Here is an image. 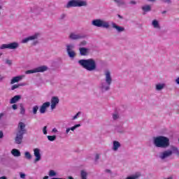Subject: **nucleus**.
<instances>
[{
  "instance_id": "nucleus-1",
  "label": "nucleus",
  "mask_w": 179,
  "mask_h": 179,
  "mask_svg": "<svg viewBox=\"0 0 179 179\" xmlns=\"http://www.w3.org/2000/svg\"><path fill=\"white\" fill-rule=\"evenodd\" d=\"M78 64L81 65L87 71H95L97 66L96 65V62L93 59H80L78 61Z\"/></svg>"
},
{
  "instance_id": "nucleus-2",
  "label": "nucleus",
  "mask_w": 179,
  "mask_h": 179,
  "mask_svg": "<svg viewBox=\"0 0 179 179\" xmlns=\"http://www.w3.org/2000/svg\"><path fill=\"white\" fill-rule=\"evenodd\" d=\"M154 145L157 148H169L170 146V139L166 136H159L154 138Z\"/></svg>"
},
{
  "instance_id": "nucleus-3",
  "label": "nucleus",
  "mask_w": 179,
  "mask_h": 179,
  "mask_svg": "<svg viewBox=\"0 0 179 179\" xmlns=\"http://www.w3.org/2000/svg\"><path fill=\"white\" fill-rule=\"evenodd\" d=\"M26 124L22 122H20L18 123V131L17 132L16 137L15 138V143L17 145H20L22 143V141H23V135L26 134Z\"/></svg>"
},
{
  "instance_id": "nucleus-4",
  "label": "nucleus",
  "mask_w": 179,
  "mask_h": 179,
  "mask_svg": "<svg viewBox=\"0 0 179 179\" xmlns=\"http://www.w3.org/2000/svg\"><path fill=\"white\" fill-rule=\"evenodd\" d=\"M80 6H87V2L82 0H71L66 5V8H80Z\"/></svg>"
},
{
  "instance_id": "nucleus-5",
  "label": "nucleus",
  "mask_w": 179,
  "mask_h": 179,
  "mask_svg": "<svg viewBox=\"0 0 179 179\" xmlns=\"http://www.w3.org/2000/svg\"><path fill=\"white\" fill-rule=\"evenodd\" d=\"M93 26L96 27H103V29H108L110 27V24L106 21H103L100 19L94 20L92 21Z\"/></svg>"
},
{
  "instance_id": "nucleus-6",
  "label": "nucleus",
  "mask_w": 179,
  "mask_h": 179,
  "mask_svg": "<svg viewBox=\"0 0 179 179\" xmlns=\"http://www.w3.org/2000/svg\"><path fill=\"white\" fill-rule=\"evenodd\" d=\"M105 76L106 82L108 86L104 87L103 85H102V89L106 92L107 90H110V85H111V82H113V78H111V73L110 72V71H106L105 72Z\"/></svg>"
},
{
  "instance_id": "nucleus-7",
  "label": "nucleus",
  "mask_w": 179,
  "mask_h": 179,
  "mask_svg": "<svg viewBox=\"0 0 179 179\" xmlns=\"http://www.w3.org/2000/svg\"><path fill=\"white\" fill-rule=\"evenodd\" d=\"M48 69V67H47V66H42L33 70H28L25 72V73H27V75H29L30 73H37V72H45V71H47Z\"/></svg>"
},
{
  "instance_id": "nucleus-8",
  "label": "nucleus",
  "mask_w": 179,
  "mask_h": 179,
  "mask_svg": "<svg viewBox=\"0 0 179 179\" xmlns=\"http://www.w3.org/2000/svg\"><path fill=\"white\" fill-rule=\"evenodd\" d=\"M17 47H19V43L14 42L8 44H3L1 45L0 49L5 50L6 48H8V50H16Z\"/></svg>"
},
{
  "instance_id": "nucleus-9",
  "label": "nucleus",
  "mask_w": 179,
  "mask_h": 179,
  "mask_svg": "<svg viewBox=\"0 0 179 179\" xmlns=\"http://www.w3.org/2000/svg\"><path fill=\"white\" fill-rule=\"evenodd\" d=\"M66 47L67 54L69 57H70V58H75V55H76V54L75 53V51L73 50V45H68Z\"/></svg>"
},
{
  "instance_id": "nucleus-10",
  "label": "nucleus",
  "mask_w": 179,
  "mask_h": 179,
  "mask_svg": "<svg viewBox=\"0 0 179 179\" xmlns=\"http://www.w3.org/2000/svg\"><path fill=\"white\" fill-rule=\"evenodd\" d=\"M34 155L36 157L34 163H37V162H40V160H41V154H40V149L35 148L34 150Z\"/></svg>"
},
{
  "instance_id": "nucleus-11",
  "label": "nucleus",
  "mask_w": 179,
  "mask_h": 179,
  "mask_svg": "<svg viewBox=\"0 0 179 179\" xmlns=\"http://www.w3.org/2000/svg\"><path fill=\"white\" fill-rule=\"evenodd\" d=\"M173 155V151L171 150H165L164 151L161 155H160V159L164 160V159H166V157H170Z\"/></svg>"
},
{
  "instance_id": "nucleus-12",
  "label": "nucleus",
  "mask_w": 179,
  "mask_h": 179,
  "mask_svg": "<svg viewBox=\"0 0 179 179\" xmlns=\"http://www.w3.org/2000/svg\"><path fill=\"white\" fill-rule=\"evenodd\" d=\"M59 103V99H58L57 96L52 97L51 99V108L52 110H54L55 107H57V104Z\"/></svg>"
},
{
  "instance_id": "nucleus-13",
  "label": "nucleus",
  "mask_w": 179,
  "mask_h": 179,
  "mask_svg": "<svg viewBox=\"0 0 179 179\" xmlns=\"http://www.w3.org/2000/svg\"><path fill=\"white\" fill-rule=\"evenodd\" d=\"M50 102H45L44 103H43V105L41 106V108H40L41 114H44L47 108L50 107Z\"/></svg>"
},
{
  "instance_id": "nucleus-14",
  "label": "nucleus",
  "mask_w": 179,
  "mask_h": 179,
  "mask_svg": "<svg viewBox=\"0 0 179 179\" xmlns=\"http://www.w3.org/2000/svg\"><path fill=\"white\" fill-rule=\"evenodd\" d=\"M38 37V34H36L35 35L25 38L24 39L22 40V43H23V44H24L26 43H29V41H30L31 40H36V38H37Z\"/></svg>"
},
{
  "instance_id": "nucleus-15",
  "label": "nucleus",
  "mask_w": 179,
  "mask_h": 179,
  "mask_svg": "<svg viewBox=\"0 0 179 179\" xmlns=\"http://www.w3.org/2000/svg\"><path fill=\"white\" fill-rule=\"evenodd\" d=\"M23 78H24V76L13 77L10 81V85H13L14 83H17V82H20V80H22V79H23Z\"/></svg>"
},
{
  "instance_id": "nucleus-16",
  "label": "nucleus",
  "mask_w": 179,
  "mask_h": 179,
  "mask_svg": "<svg viewBox=\"0 0 179 179\" xmlns=\"http://www.w3.org/2000/svg\"><path fill=\"white\" fill-rule=\"evenodd\" d=\"M22 99V96L15 95L14 96L10 101V104H15V103H17Z\"/></svg>"
},
{
  "instance_id": "nucleus-17",
  "label": "nucleus",
  "mask_w": 179,
  "mask_h": 179,
  "mask_svg": "<svg viewBox=\"0 0 179 179\" xmlns=\"http://www.w3.org/2000/svg\"><path fill=\"white\" fill-rule=\"evenodd\" d=\"M69 38L71 40H79V39L82 38L83 36L79 34H75L74 33H71L69 36Z\"/></svg>"
},
{
  "instance_id": "nucleus-18",
  "label": "nucleus",
  "mask_w": 179,
  "mask_h": 179,
  "mask_svg": "<svg viewBox=\"0 0 179 179\" xmlns=\"http://www.w3.org/2000/svg\"><path fill=\"white\" fill-rule=\"evenodd\" d=\"M11 154L13 155V156H14L15 157H20V151H19V150L17 149H13L11 150Z\"/></svg>"
},
{
  "instance_id": "nucleus-19",
  "label": "nucleus",
  "mask_w": 179,
  "mask_h": 179,
  "mask_svg": "<svg viewBox=\"0 0 179 179\" xmlns=\"http://www.w3.org/2000/svg\"><path fill=\"white\" fill-rule=\"evenodd\" d=\"M87 51H89V49H87V48H80V55H87Z\"/></svg>"
},
{
  "instance_id": "nucleus-20",
  "label": "nucleus",
  "mask_w": 179,
  "mask_h": 179,
  "mask_svg": "<svg viewBox=\"0 0 179 179\" xmlns=\"http://www.w3.org/2000/svg\"><path fill=\"white\" fill-rule=\"evenodd\" d=\"M121 147L120 142L115 141H113V150H118V148Z\"/></svg>"
},
{
  "instance_id": "nucleus-21",
  "label": "nucleus",
  "mask_w": 179,
  "mask_h": 179,
  "mask_svg": "<svg viewBox=\"0 0 179 179\" xmlns=\"http://www.w3.org/2000/svg\"><path fill=\"white\" fill-rule=\"evenodd\" d=\"M113 27L114 29H116V30H117V31H119V32L124 31V27L117 26V24H115V23L113 24Z\"/></svg>"
},
{
  "instance_id": "nucleus-22",
  "label": "nucleus",
  "mask_w": 179,
  "mask_h": 179,
  "mask_svg": "<svg viewBox=\"0 0 179 179\" xmlns=\"http://www.w3.org/2000/svg\"><path fill=\"white\" fill-rule=\"evenodd\" d=\"M139 177H141V173H136L134 175L127 177L126 179H138Z\"/></svg>"
},
{
  "instance_id": "nucleus-23",
  "label": "nucleus",
  "mask_w": 179,
  "mask_h": 179,
  "mask_svg": "<svg viewBox=\"0 0 179 179\" xmlns=\"http://www.w3.org/2000/svg\"><path fill=\"white\" fill-rule=\"evenodd\" d=\"M20 86H26V83H20L18 85H13L11 87V90H15V89H18V87H20Z\"/></svg>"
},
{
  "instance_id": "nucleus-24",
  "label": "nucleus",
  "mask_w": 179,
  "mask_h": 179,
  "mask_svg": "<svg viewBox=\"0 0 179 179\" xmlns=\"http://www.w3.org/2000/svg\"><path fill=\"white\" fill-rule=\"evenodd\" d=\"M171 152H172V155H173V153L174 155H176L177 156H179V150H178V148H176V147H172Z\"/></svg>"
},
{
  "instance_id": "nucleus-25",
  "label": "nucleus",
  "mask_w": 179,
  "mask_h": 179,
  "mask_svg": "<svg viewBox=\"0 0 179 179\" xmlns=\"http://www.w3.org/2000/svg\"><path fill=\"white\" fill-rule=\"evenodd\" d=\"M81 179H87V173L85 171H81Z\"/></svg>"
},
{
  "instance_id": "nucleus-26",
  "label": "nucleus",
  "mask_w": 179,
  "mask_h": 179,
  "mask_svg": "<svg viewBox=\"0 0 179 179\" xmlns=\"http://www.w3.org/2000/svg\"><path fill=\"white\" fill-rule=\"evenodd\" d=\"M20 114H22V115H24V113H26V109H24V106H23L22 103H20Z\"/></svg>"
},
{
  "instance_id": "nucleus-27",
  "label": "nucleus",
  "mask_w": 179,
  "mask_h": 179,
  "mask_svg": "<svg viewBox=\"0 0 179 179\" xmlns=\"http://www.w3.org/2000/svg\"><path fill=\"white\" fill-rule=\"evenodd\" d=\"M114 2H115V3H117V5L118 6H121V5H125V2H124V1L122 0H113Z\"/></svg>"
},
{
  "instance_id": "nucleus-28",
  "label": "nucleus",
  "mask_w": 179,
  "mask_h": 179,
  "mask_svg": "<svg viewBox=\"0 0 179 179\" xmlns=\"http://www.w3.org/2000/svg\"><path fill=\"white\" fill-rule=\"evenodd\" d=\"M142 9L144 12H149L151 10L150 6L147 5L142 7Z\"/></svg>"
},
{
  "instance_id": "nucleus-29",
  "label": "nucleus",
  "mask_w": 179,
  "mask_h": 179,
  "mask_svg": "<svg viewBox=\"0 0 179 179\" xmlns=\"http://www.w3.org/2000/svg\"><path fill=\"white\" fill-rule=\"evenodd\" d=\"M48 141H50V142H54L55 139H57V136H48Z\"/></svg>"
},
{
  "instance_id": "nucleus-30",
  "label": "nucleus",
  "mask_w": 179,
  "mask_h": 179,
  "mask_svg": "<svg viewBox=\"0 0 179 179\" xmlns=\"http://www.w3.org/2000/svg\"><path fill=\"white\" fill-rule=\"evenodd\" d=\"M152 26H153L154 27H155V28L159 27V22H157V20H154L152 21Z\"/></svg>"
},
{
  "instance_id": "nucleus-31",
  "label": "nucleus",
  "mask_w": 179,
  "mask_h": 179,
  "mask_svg": "<svg viewBox=\"0 0 179 179\" xmlns=\"http://www.w3.org/2000/svg\"><path fill=\"white\" fill-rule=\"evenodd\" d=\"M49 176H50V177H54V176H57V173H55V171H54V170H50L49 171Z\"/></svg>"
},
{
  "instance_id": "nucleus-32",
  "label": "nucleus",
  "mask_w": 179,
  "mask_h": 179,
  "mask_svg": "<svg viewBox=\"0 0 179 179\" xmlns=\"http://www.w3.org/2000/svg\"><path fill=\"white\" fill-rule=\"evenodd\" d=\"M24 155L26 159H28V160H30V159H31V154H30V152H26Z\"/></svg>"
},
{
  "instance_id": "nucleus-33",
  "label": "nucleus",
  "mask_w": 179,
  "mask_h": 179,
  "mask_svg": "<svg viewBox=\"0 0 179 179\" xmlns=\"http://www.w3.org/2000/svg\"><path fill=\"white\" fill-rule=\"evenodd\" d=\"M164 87V85H161V84L157 85L156 86L157 90H162V89H163Z\"/></svg>"
},
{
  "instance_id": "nucleus-34",
  "label": "nucleus",
  "mask_w": 179,
  "mask_h": 179,
  "mask_svg": "<svg viewBox=\"0 0 179 179\" xmlns=\"http://www.w3.org/2000/svg\"><path fill=\"white\" fill-rule=\"evenodd\" d=\"M37 111H38V106H35L33 108V114H37Z\"/></svg>"
},
{
  "instance_id": "nucleus-35",
  "label": "nucleus",
  "mask_w": 179,
  "mask_h": 179,
  "mask_svg": "<svg viewBox=\"0 0 179 179\" xmlns=\"http://www.w3.org/2000/svg\"><path fill=\"white\" fill-rule=\"evenodd\" d=\"M80 127V124H76L75 126L70 128V131H73L76 128H79Z\"/></svg>"
},
{
  "instance_id": "nucleus-36",
  "label": "nucleus",
  "mask_w": 179,
  "mask_h": 179,
  "mask_svg": "<svg viewBox=\"0 0 179 179\" xmlns=\"http://www.w3.org/2000/svg\"><path fill=\"white\" fill-rule=\"evenodd\" d=\"M43 132L44 135H47V126H45L43 129Z\"/></svg>"
},
{
  "instance_id": "nucleus-37",
  "label": "nucleus",
  "mask_w": 179,
  "mask_h": 179,
  "mask_svg": "<svg viewBox=\"0 0 179 179\" xmlns=\"http://www.w3.org/2000/svg\"><path fill=\"white\" fill-rule=\"evenodd\" d=\"M80 114V112H78V113H76V115H75L73 117V120H76V118H78V117L79 116Z\"/></svg>"
},
{
  "instance_id": "nucleus-38",
  "label": "nucleus",
  "mask_w": 179,
  "mask_h": 179,
  "mask_svg": "<svg viewBox=\"0 0 179 179\" xmlns=\"http://www.w3.org/2000/svg\"><path fill=\"white\" fill-rule=\"evenodd\" d=\"M20 178H26V174L20 173Z\"/></svg>"
},
{
  "instance_id": "nucleus-39",
  "label": "nucleus",
  "mask_w": 179,
  "mask_h": 179,
  "mask_svg": "<svg viewBox=\"0 0 179 179\" xmlns=\"http://www.w3.org/2000/svg\"><path fill=\"white\" fill-rule=\"evenodd\" d=\"M12 108H13V110H17V105L13 104V105L12 106Z\"/></svg>"
},
{
  "instance_id": "nucleus-40",
  "label": "nucleus",
  "mask_w": 179,
  "mask_h": 179,
  "mask_svg": "<svg viewBox=\"0 0 179 179\" xmlns=\"http://www.w3.org/2000/svg\"><path fill=\"white\" fill-rule=\"evenodd\" d=\"M113 120H117V118H118V115H117V114H114V115H113Z\"/></svg>"
},
{
  "instance_id": "nucleus-41",
  "label": "nucleus",
  "mask_w": 179,
  "mask_h": 179,
  "mask_svg": "<svg viewBox=\"0 0 179 179\" xmlns=\"http://www.w3.org/2000/svg\"><path fill=\"white\" fill-rule=\"evenodd\" d=\"M100 159V155L99 154H96L95 156V160H99Z\"/></svg>"
},
{
  "instance_id": "nucleus-42",
  "label": "nucleus",
  "mask_w": 179,
  "mask_h": 179,
  "mask_svg": "<svg viewBox=\"0 0 179 179\" xmlns=\"http://www.w3.org/2000/svg\"><path fill=\"white\" fill-rule=\"evenodd\" d=\"M1 138H3V132H2V131H0V139H1Z\"/></svg>"
},
{
  "instance_id": "nucleus-43",
  "label": "nucleus",
  "mask_w": 179,
  "mask_h": 179,
  "mask_svg": "<svg viewBox=\"0 0 179 179\" xmlns=\"http://www.w3.org/2000/svg\"><path fill=\"white\" fill-rule=\"evenodd\" d=\"M6 64H8V65H12V61L6 60Z\"/></svg>"
},
{
  "instance_id": "nucleus-44",
  "label": "nucleus",
  "mask_w": 179,
  "mask_h": 179,
  "mask_svg": "<svg viewBox=\"0 0 179 179\" xmlns=\"http://www.w3.org/2000/svg\"><path fill=\"white\" fill-rule=\"evenodd\" d=\"M164 1V2H165L166 3H170L171 2V1L170 0H162Z\"/></svg>"
},
{
  "instance_id": "nucleus-45",
  "label": "nucleus",
  "mask_w": 179,
  "mask_h": 179,
  "mask_svg": "<svg viewBox=\"0 0 179 179\" xmlns=\"http://www.w3.org/2000/svg\"><path fill=\"white\" fill-rule=\"evenodd\" d=\"M130 3H131V5H136V1H130Z\"/></svg>"
},
{
  "instance_id": "nucleus-46",
  "label": "nucleus",
  "mask_w": 179,
  "mask_h": 179,
  "mask_svg": "<svg viewBox=\"0 0 179 179\" xmlns=\"http://www.w3.org/2000/svg\"><path fill=\"white\" fill-rule=\"evenodd\" d=\"M3 115H5V113H0V120L1 118H2V117H3Z\"/></svg>"
},
{
  "instance_id": "nucleus-47",
  "label": "nucleus",
  "mask_w": 179,
  "mask_h": 179,
  "mask_svg": "<svg viewBox=\"0 0 179 179\" xmlns=\"http://www.w3.org/2000/svg\"><path fill=\"white\" fill-rule=\"evenodd\" d=\"M69 131H71V128L66 129V134H68L69 132Z\"/></svg>"
},
{
  "instance_id": "nucleus-48",
  "label": "nucleus",
  "mask_w": 179,
  "mask_h": 179,
  "mask_svg": "<svg viewBox=\"0 0 179 179\" xmlns=\"http://www.w3.org/2000/svg\"><path fill=\"white\" fill-rule=\"evenodd\" d=\"M176 83H178V85H179V78H178L176 80Z\"/></svg>"
},
{
  "instance_id": "nucleus-49",
  "label": "nucleus",
  "mask_w": 179,
  "mask_h": 179,
  "mask_svg": "<svg viewBox=\"0 0 179 179\" xmlns=\"http://www.w3.org/2000/svg\"><path fill=\"white\" fill-rule=\"evenodd\" d=\"M0 179H8V178H6V176H2V177H0Z\"/></svg>"
},
{
  "instance_id": "nucleus-50",
  "label": "nucleus",
  "mask_w": 179,
  "mask_h": 179,
  "mask_svg": "<svg viewBox=\"0 0 179 179\" xmlns=\"http://www.w3.org/2000/svg\"><path fill=\"white\" fill-rule=\"evenodd\" d=\"M149 2H156V0H147Z\"/></svg>"
},
{
  "instance_id": "nucleus-51",
  "label": "nucleus",
  "mask_w": 179,
  "mask_h": 179,
  "mask_svg": "<svg viewBox=\"0 0 179 179\" xmlns=\"http://www.w3.org/2000/svg\"><path fill=\"white\" fill-rule=\"evenodd\" d=\"M106 173H111V171L109 170V169H106Z\"/></svg>"
},
{
  "instance_id": "nucleus-52",
  "label": "nucleus",
  "mask_w": 179,
  "mask_h": 179,
  "mask_svg": "<svg viewBox=\"0 0 179 179\" xmlns=\"http://www.w3.org/2000/svg\"><path fill=\"white\" fill-rule=\"evenodd\" d=\"M65 14L62 15V19H64Z\"/></svg>"
},
{
  "instance_id": "nucleus-53",
  "label": "nucleus",
  "mask_w": 179,
  "mask_h": 179,
  "mask_svg": "<svg viewBox=\"0 0 179 179\" xmlns=\"http://www.w3.org/2000/svg\"><path fill=\"white\" fill-rule=\"evenodd\" d=\"M53 132H57V129H53Z\"/></svg>"
},
{
  "instance_id": "nucleus-54",
  "label": "nucleus",
  "mask_w": 179,
  "mask_h": 179,
  "mask_svg": "<svg viewBox=\"0 0 179 179\" xmlns=\"http://www.w3.org/2000/svg\"><path fill=\"white\" fill-rule=\"evenodd\" d=\"M69 179H73L72 176H69Z\"/></svg>"
},
{
  "instance_id": "nucleus-55",
  "label": "nucleus",
  "mask_w": 179,
  "mask_h": 179,
  "mask_svg": "<svg viewBox=\"0 0 179 179\" xmlns=\"http://www.w3.org/2000/svg\"><path fill=\"white\" fill-rule=\"evenodd\" d=\"M82 44H86V41L82 42Z\"/></svg>"
},
{
  "instance_id": "nucleus-56",
  "label": "nucleus",
  "mask_w": 179,
  "mask_h": 179,
  "mask_svg": "<svg viewBox=\"0 0 179 179\" xmlns=\"http://www.w3.org/2000/svg\"><path fill=\"white\" fill-rule=\"evenodd\" d=\"M162 13H163V14L166 13V11H163Z\"/></svg>"
},
{
  "instance_id": "nucleus-57",
  "label": "nucleus",
  "mask_w": 179,
  "mask_h": 179,
  "mask_svg": "<svg viewBox=\"0 0 179 179\" xmlns=\"http://www.w3.org/2000/svg\"><path fill=\"white\" fill-rule=\"evenodd\" d=\"M119 17H121V15H119Z\"/></svg>"
},
{
  "instance_id": "nucleus-58",
  "label": "nucleus",
  "mask_w": 179,
  "mask_h": 179,
  "mask_svg": "<svg viewBox=\"0 0 179 179\" xmlns=\"http://www.w3.org/2000/svg\"><path fill=\"white\" fill-rule=\"evenodd\" d=\"M0 9H1V6H0Z\"/></svg>"
}]
</instances>
